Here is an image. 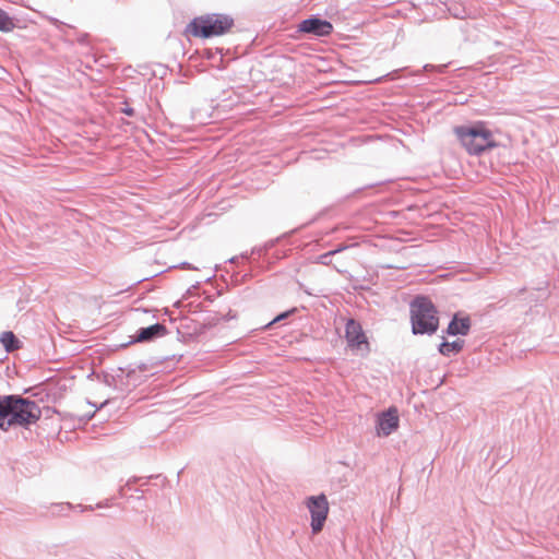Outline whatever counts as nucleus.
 <instances>
[{
	"mask_svg": "<svg viewBox=\"0 0 559 559\" xmlns=\"http://www.w3.org/2000/svg\"><path fill=\"white\" fill-rule=\"evenodd\" d=\"M14 412L12 421L14 426L28 429L29 426L36 424L40 416L41 409L39 405L29 399L14 394Z\"/></svg>",
	"mask_w": 559,
	"mask_h": 559,
	"instance_id": "4",
	"label": "nucleus"
},
{
	"mask_svg": "<svg viewBox=\"0 0 559 559\" xmlns=\"http://www.w3.org/2000/svg\"><path fill=\"white\" fill-rule=\"evenodd\" d=\"M88 404L92 405V406H95L96 411H97V409L103 408L105 405H107L108 404V400L104 401L98 407L94 403H92V402H88Z\"/></svg>",
	"mask_w": 559,
	"mask_h": 559,
	"instance_id": "30",
	"label": "nucleus"
},
{
	"mask_svg": "<svg viewBox=\"0 0 559 559\" xmlns=\"http://www.w3.org/2000/svg\"><path fill=\"white\" fill-rule=\"evenodd\" d=\"M298 32L317 37H325L332 34L333 25L328 20H323L318 15H311L298 24Z\"/></svg>",
	"mask_w": 559,
	"mask_h": 559,
	"instance_id": "6",
	"label": "nucleus"
},
{
	"mask_svg": "<svg viewBox=\"0 0 559 559\" xmlns=\"http://www.w3.org/2000/svg\"><path fill=\"white\" fill-rule=\"evenodd\" d=\"M347 247L346 246H338L337 248L331 250L330 252H333V255L338 253V252H342L343 250H345Z\"/></svg>",
	"mask_w": 559,
	"mask_h": 559,
	"instance_id": "28",
	"label": "nucleus"
},
{
	"mask_svg": "<svg viewBox=\"0 0 559 559\" xmlns=\"http://www.w3.org/2000/svg\"><path fill=\"white\" fill-rule=\"evenodd\" d=\"M19 27V20L10 16L8 12L0 8V32L9 33Z\"/></svg>",
	"mask_w": 559,
	"mask_h": 559,
	"instance_id": "14",
	"label": "nucleus"
},
{
	"mask_svg": "<svg viewBox=\"0 0 559 559\" xmlns=\"http://www.w3.org/2000/svg\"><path fill=\"white\" fill-rule=\"evenodd\" d=\"M58 508H60L61 511H63L64 509H74L79 512H85V511H92L94 510V507L92 506H83V504H76V506H72L71 503H66V504H58L57 506Z\"/></svg>",
	"mask_w": 559,
	"mask_h": 559,
	"instance_id": "18",
	"label": "nucleus"
},
{
	"mask_svg": "<svg viewBox=\"0 0 559 559\" xmlns=\"http://www.w3.org/2000/svg\"><path fill=\"white\" fill-rule=\"evenodd\" d=\"M399 415L395 407L381 413L377 419V433L378 436H390L399 428Z\"/></svg>",
	"mask_w": 559,
	"mask_h": 559,
	"instance_id": "8",
	"label": "nucleus"
},
{
	"mask_svg": "<svg viewBox=\"0 0 559 559\" xmlns=\"http://www.w3.org/2000/svg\"><path fill=\"white\" fill-rule=\"evenodd\" d=\"M447 68V64L433 66V64H425V71H437L439 73H443Z\"/></svg>",
	"mask_w": 559,
	"mask_h": 559,
	"instance_id": "22",
	"label": "nucleus"
},
{
	"mask_svg": "<svg viewBox=\"0 0 559 559\" xmlns=\"http://www.w3.org/2000/svg\"><path fill=\"white\" fill-rule=\"evenodd\" d=\"M471 326H472V321L468 316L461 318L459 316V313H455L448 324L445 334H448L450 336H456V335L465 336L469 333Z\"/></svg>",
	"mask_w": 559,
	"mask_h": 559,
	"instance_id": "11",
	"label": "nucleus"
},
{
	"mask_svg": "<svg viewBox=\"0 0 559 559\" xmlns=\"http://www.w3.org/2000/svg\"><path fill=\"white\" fill-rule=\"evenodd\" d=\"M95 415V412L91 413V414H85L81 417V420H84L85 423L91 420Z\"/></svg>",
	"mask_w": 559,
	"mask_h": 559,
	"instance_id": "27",
	"label": "nucleus"
},
{
	"mask_svg": "<svg viewBox=\"0 0 559 559\" xmlns=\"http://www.w3.org/2000/svg\"><path fill=\"white\" fill-rule=\"evenodd\" d=\"M120 111L122 114H124L126 116H129V117H134L135 116V110L130 107L129 105L126 104L124 107H121Z\"/></svg>",
	"mask_w": 559,
	"mask_h": 559,
	"instance_id": "24",
	"label": "nucleus"
},
{
	"mask_svg": "<svg viewBox=\"0 0 559 559\" xmlns=\"http://www.w3.org/2000/svg\"><path fill=\"white\" fill-rule=\"evenodd\" d=\"M296 311H297V309L293 308L290 310H287V311H284V312H282L280 314H277L265 328H269V326H271V325H273V324H275V323H277L280 321H283V320L287 319L290 314L295 313Z\"/></svg>",
	"mask_w": 559,
	"mask_h": 559,
	"instance_id": "19",
	"label": "nucleus"
},
{
	"mask_svg": "<svg viewBox=\"0 0 559 559\" xmlns=\"http://www.w3.org/2000/svg\"><path fill=\"white\" fill-rule=\"evenodd\" d=\"M0 343L7 353H13L22 347V342L12 331H5L0 336Z\"/></svg>",
	"mask_w": 559,
	"mask_h": 559,
	"instance_id": "13",
	"label": "nucleus"
},
{
	"mask_svg": "<svg viewBox=\"0 0 559 559\" xmlns=\"http://www.w3.org/2000/svg\"><path fill=\"white\" fill-rule=\"evenodd\" d=\"M49 21L52 25H55L60 32H63L66 27L72 28V26L67 25L66 23L59 21L56 17H49Z\"/></svg>",
	"mask_w": 559,
	"mask_h": 559,
	"instance_id": "23",
	"label": "nucleus"
},
{
	"mask_svg": "<svg viewBox=\"0 0 559 559\" xmlns=\"http://www.w3.org/2000/svg\"><path fill=\"white\" fill-rule=\"evenodd\" d=\"M345 338L350 349H358L364 344L368 346V340L362 326L355 319L347 320L345 325Z\"/></svg>",
	"mask_w": 559,
	"mask_h": 559,
	"instance_id": "7",
	"label": "nucleus"
},
{
	"mask_svg": "<svg viewBox=\"0 0 559 559\" xmlns=\"http://www.w3.org/2000/svg\"><path fill=\"white\" fill-rule=\"evenodd\" d=\"M465 341L457 338L452 342H448L444 337L438 346V352L445 357H450L451 354H459L464 347Z\"/></svg>",
	"mask_w": 559,
	"mask_h": 559,
	"instance_id": "12",
	"label": "nucleus"
},
{
	"mask_svg": "<svg viewBox=\"0 0 559 559\" xmlns=\"http://www.w3.org/2000/svg\"><path fill=\"white\" fill-rule=\"evenodd\" d=\"M278 241V238L276 239H272V240H269L266 241L263 246H255L251 249V252L248 253V252H243L240 254V258L241 259H245V260H248L250 255H259L261 257L262 254H264L267 250H270L271 248H273L275 246V243Z\"/></svg>",
	"mask_w": 559,
	"mask_h": 559,
	"instance_id": "16",
	"label": "nucleus"
},
{
	"mask_svg": "<svg viewBox=\"0 0 559 559\" xmlns=\"http://www.w3.org/2000/svg\"><path fill=\"white\" fill-rule=\"evenodd\" d=\"M25 1L26 0H14L15 3L21 4V5H25Z\"/></svg>",
	"mask_w": 559,
	"mask_h": 559,
	"instance_id": "31",
	"label": "nucleus"
},
{
	"mask_svg": "<svg viewBox=\"0 0 559 559\" xmlns=\"http://www.w3.org/2000/svg\"><path fill=\"white\" fill-rule=\"evenodd\" d=\"M167 328L163 323H155L150 326L141 328L138 330L134 337L124 344L123 346H127L129 344L133 343H143V342H152L154 340H157L159 337H163L167 334Z\"/></svg>",
	"mask_w": 559,
	"mask_h": 559,
	"instance_id": "9",
	"label": "nucleus"
},
{
	"mask_svg": "<svg viewBox=\"0 0 559 559\" xmlns=\"http://www.w3.org/2000/svg\"><path fill=\"white\" fill-rule=\"evenodd\" d=\"M524 292H526V288H525V287L521 288V289L519 290V294H523Z\"/></svg>",
	"mask_w": 559,
	"mask_h": 559,
	"instance_id": "34",
	"label": "nucleus"
},
{
	"mask_svg": "<svg viewBox=\"0 0 559 559\" xmlns=\"http://www.w3.org/2000/svg\"><path fill=\"white\" fill-rule=\"evenodd\" d=\"M438 309L426 295H417L409 302L412 332L415 335H432L439 329Z\"/></svg>",
	"mask_w": 559,
	"mask_h": 559,
	"instance_id": "2",
	"label": "nucleus"
},
{
	"mask_svg": "<svg viewBox=\"0 0 559 559\" xmlns=\"http://www.w3.org/2000/svg\"><path fill=\"white\" fill-rule=\"evenodd\" d=\"M238 260V257H233L229 259V262L230 263H236V261Z\"/></svg>",
	"mask_w": 559,
	"mask_h": 559,
	"instance_id": "33",
	"label": "nucleus"
},
{
	"mask_svg": "<svg viewBox=\"0 0 559 559\" xmlns=\"http://www.w3.org/2000/svg\"><path fill=\"white\" fill-rule=\"evenodd\" d=\"M234 26V19L228 14L207 13L197 16L187 24L185 34L197 38L222 36Z\"/></svg>",
	"mask_w": 559,
	"mask_h": 559,
	"instance_id": "3",
	"label": "nucleus"
},
{
	"mask_svg": "<svg viewBox=\"0 0 559 559\" xmlns=\"http://www.w3.org/2000/svg\"><path fill=\"white\" fill-rule=\"evenodd\" d=\"M235 318V314H231V311L229 310L227 316H219L218 313L209 314L205 318L204 324L209 328H212L216 325L219 321H228L229 319Z\"/></svg>",
	"mask_w": 559,
	"mask_h": 559,
	"instance_id": "17",
	"label": "nucleus"
},
{
	"mask_svg": "<svg viewBox=\"0 0 559 559\" xmlns=\"http://www.w3.org/2000/svg\"><path fill=\"white\" fill-rule=\"evenodd\" d=\"M333 252H325L317 258V262L322 265H330L332 263Z\"/></svg>",
	"mask_w": 559,
	"mask_h": 559,
	"instance_id": "20",
	"label": "nucleus"
},
{
	"mask_svg": "<svg viewBox=\"0 0 559 559\" xmlns=\"http://www.w3.org/2000/svg\"><path fill=\"white\" fill-rule=\"evenodd\" d=\"M182 267H188V269H192L191 265L188 263V262H183L181 264Z\"/></svg>",
	"mask_w": 559,
	"mask_h": 559,
	"instance_id": "32",
	"label": "nucleus"
},
{
	"mask_svg": "<svg viewBox=\"0 0 559 559\" xmlns=\"http://www.w3.org/2000/svg\"><path fill=\"white\" fill-rule=\"evenodd\" d=\"M115 381H116V379H115V377H114V376H108V374H106V376L104 377V383H105L106 385H108V386L114 385V384H115Z\"/></svg>",
	"mask_w": 559,
	"mask_h": 559,
	"instance_id": "26",
	"label": "nucleus"
},
{
	"mask_svg": "<svg viewBox=\"0 0 559 559\" xmlns=\"http://www.w3.org/2000/svg\"><path fill=\"white\" fill-rule=\"evenodd\" d=\"M453 132L469 155L479 156L484 152L498 146L492 132L483 121L456 126Z\"/></svg>",
	"mask_w": 559,
	"mask_h": 559,
	"instance_id": "1",
	"label": "nucleus"
},
{
	"mask_svg": "<svg viewBox=\"0 0 559 559\" xmlns=\"http://www.w3.org/2000/svg\"><path fill=\"white\" fill-rule=\"evenodd\" d=\"M88 37L90 35L87 33H82L78 36L76 40L81 45H87L88 44Z\"/></svg>",
	"mask_w": 559,
	"mask_h": 559,
	"instance_id": "25",
	"label": "nucleus"
},
{
	"mask_svg": "<svg viewBox=\"0 0 559 559\" xmlns=\"http://www.w3.org/2000/svg\"><path fill=\"white\" fill-rule=\"evenodd\" d=\"M14 394L0 395V429L8 431L14 427L12 421L14 412Z\"/></svg>",
	"mask_w": 559,
	"mask_h": 559,
	"instance_id": "10",
	"label": "nucleus"
},
{
	"mask_svg": "<svg viewBox=\"0 0 559 559\" xmlns=\"http://www.w3.org/2000/svg\"><path fill=\"white\" fill-rule=\"evenodd\" d=\"M112 499H107L105 502H99L96 504V508H103L104 506L108 507L110 506Z\"/></svg>",
	"mask_w": 559,
	"mask_h": 559,
	"instance_id": "29",
	"label": "nucleus"
},
{
	"mask_svg": "<svg viewBox=\"0 0 559 559\" xmlns=\"http://www.w3.org/2000/svg\"><path fill=\"white\" fill-rule=\"evenodd\" d=\"M311 516V531L318 534L322 531L329 514V502L324 493L318 496H310L306 500Z\"/></svg>",
	"mask_w": 559,
	"mask_h": 559,
	"instance_id": "5",
	"label": "nucleus"
},
{
	"mask_svg": "<svg viewBox=\"0 0 559 559\" xmlns=\"http://www.w3.org/2000/svg\"><path fill=\"white\" fill-rule=\"evenodd\" d=\"M534 290L537 292V295L532 294L530 301L539 302L547 300L550 296L549 282L542 281L536 287H534Z\"/></svg>",
	"mask_w": 559,
	"mask_h": 559,
	"instance_id": "15",
	"label": "nucleus"
},
{
	"mask_svg": "<svg viewBox=\"0 0 559 559\" xmlns=\"http://www.w3.org/2000/svg\"><path fill=\"white\" fill-rule=\"evenodd\" d=\"M138 480H140V478L134 476V477L129 478L123 486H120L119 492H118L119 497L123 498L126 496L124 489L126 488L131 489L132 484L136 483Z\"/></svg>",
	"mask_w": 559,
	"mask_h": 559,
	"instance_id": "21",
	"label": "nucleus"
}]
</instances>
